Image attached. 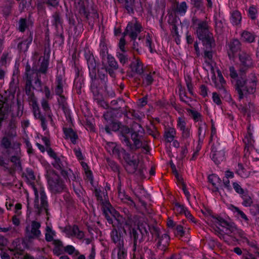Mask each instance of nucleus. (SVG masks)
Returning a JSON list of instances; mask_svg holds the SVG:
<instances>
[{
    "label": "nucleus",
    "mask_w": 259,
    "mask_h": 259,
    "mask_svg": "<svg viewBox=\"0 0 259 259\" xmlns=\"http://www.w3.org/2000/svg\"><path fill=\"white\" fill-rule=\"evenodd\" d=\"M123 8L130 14H133L135 10L141 11L143 10L142 4L140 0H123Z\"/></svg>",
    "instance_id": "12"
},
{
    "label": "nucleus",
    "mask_w": 259,
    "mask_h": 259,
    "mask_svg": "<svg viewBox=\"0 0 259 259\" xmlns=\"http://www.w3.org/2000/svg\"><path fill=\"white\" fill-rule=\"evenodd\" d=\"M120 108V107L112 108L110 111L106 112L103 115L105 120L110 123L111 130L114 132L119 131L120 127L122 125L120 122L114 121L113 120L116 112Z\"/></svg>",
    "instance_id": "11"
},
{
    "label": "nucleus",
    "mask_w": 259,
    "mask_h": 259,
    "mask_svg": "<svg viewBox=\"0 0 259 259\" xmlns=\"http://www.w3.org/2000/svg\"><path fill=\"white\" fill-rule=\"evenodd\" d=\"M144 170L146 171V169L144 166H141V167L137 170L136 175L140 177V179H143L146 178V176L144 174Z\"/></svg>",
    "instance_id": "60"
},
{
    "label": "nucleus",
    "mask_w": 259,
    "mask_h": 259,
    "mask_svg": "<svg viewBox=\"0 0 259 259\" xmlns=\"http://www.w3.org/2000/svg\"><path fill=\"white\" fill-rule=\"evenodd\" d=\"M32 111L34 116L35 118L39 119L41 122V126L44 131L47 128V125L46 123V118L40 112L39 107L37 102L31 104Z\"/></svg>",
    "instance_id": "17"
},
{
    "label": "nucleus",
    "mask_w": 259,
    "mask_h": 259,
    "mask_svg": "<svg viewBox=\"0 0 259 259\" xmlns=\"http://www.w3.org/2000/svg\"><path fill=\"white\" fill-rule=\"evenodd\" d=\"M60 1V0H46L43 3L49 7L57 8L59 5Z\"/></svg>",
    "instance_id": "55"
},
{
    "label": "nucleus",
    "mask_w": 259,
    "mask_h": 259,
    "mask_svg": "<svg viewBox=\"0 0 259 259\" xmlns=\"http://www.w3.org/2000/svg\"><path fill=\"white\" fill-rule=\"evenodd\" d=\"M147 133L149 135H151L154 139H158L160 136L159 132L155 127H154L153 129L148 127L147 128Z\"/></svg>",
    "instance_id": "59"
},
{
    "label": "nucleus",
    "mask_w": 259,
    "mask_h": 259,
    "mask_svg": "<svg viewBox=\"0 0 259 259\" xmlns=\"http://www.w3.org/2000/svg\"><path fill=\"white\" fill-rule=\"evenodd\" d=\"M147 224L146 223H139L137 227H129V236L131 241L133 243V251H135L138 247L146 237L149 236V232L147 231Z\"/></svg>",
    "instance_id": "3"
},
{
    "label": "nucleus",
    "mask_w": 259,
    "mask_h": 259,
    "mask_svg": "<svg viewBox=\"0 0 259 259\" xmlns=\"http://www.w3.org/2000/svg\"><path fill=\"white\" fill-rule=\"evenodd\" d=\"M53 25L55 26L56 29H59V26L63 27V19L61 17V15L59 11H56L52 15Z\"/></svg>",
    "instance_id": "25"
},
{
    "label": "nucleus",
    "mask_w": 259,
    "mask_h": 259,
    "mask_svg": "<svg viewBox=\"0 0 259 259\" xmlns=\"http://www.w3.org/2000/svg\"><path fill=\"white\" fill-rule=\"evenodd\" d=\"M47 52V50H45V55L41 56L39 59L40 62L39 67L37 65L34 64L31 67L30 65L27 62L25 66L24 79L25 80H31L32 81V75L34 74H36V76L39 75V74H46L48 72V66L49 64V52H48L47 56L45 55Z\"/></svg>",
    "instance_id": "2"
},
{
    "label": "nucleus",
    "mask_w": 259,
    "mask_h": 259,
    "mask_svg": "<svg viewBox=\"0 0 259 259\" xmlns=\"http://www.w3.org/2000/svg\"><path fill=\"white\" fill-rule=\"evenodd\" d=\"M107 210H108L110 213H111L115 218V220L118 222L119 219L118 218L120 217L118 212H117L115 209H114L112 207L111 208H109L107 207Z\"/></svg>",
    "instance_id": "62"
},
{
    "label": "nucleus",
    "mask_w": 259,
    "mask_h": 259,
    "mask_svg": "<svg viewBox=\"0 0 259 259\" xmlns=\"http://www.w3.org/2000/svg\"><path fill=\"white\" fill-rule=\"evenodd\" d=\"M210 157L215 164L218 165L225 159L224 148L219 143L213 144Z\"/></svg>",
    "instance_id": "10"
},
{
    "label": "nucleus",
    "mask_w": 259,
    "mask_h": 259,
    "mask_svg": "<svg viewBox=\"0 0 259 259\" xmlns=\"http://www.w3.org/2000/svg\"><path fill=\"white\" fill-rule=\"evenodd\" d=\"M213 219H214L218 221L219 225L223 228H226L227 232L226 234L230 235L232 233V232H235L236 230V225L232 222H228L224 219L223 218L219 216H212Z\"/></svg>",
    "instance_id": "13"
},
{
    "label": "nucleus",
    "mask_w": 259,
    "mask_h": 259,
    "mask_svg": "<svg viewBox=\"0 0 259 259\" xmlns=\"http://www.w3.org/2000/svg\"><path fill=\"white\" fill-rule=\"evenodd\" d=\"M107 62L108 66L113 69H117L118 68V65L115 59L111 55H107Z\"/></svg>",
    "instance_id": "38"
},
{
    "label": "nucleus",
    "mask_w": 259,
    "mask_h": 259,
    "mask_svg": "<svg viewBox=\"0 0 259 259\" xmlns=\"http://www.w3.org/2000/svg\"><path fill=\"white\" fill-rule=\"evenodd\" d=\"M187 6L186 2H183L177 6L176 11L180 14H184L187 11Z\"/></svg>",
    "instance_id": "49"
},
{
    "label": "nucleus",
    "mask_w": 259,
    "mask_h": 259,
    "mask_svg": "<svg viewBox=\"0 0 259 259\" xmlns=\"http://www.w3.org/2000/svg\"><path fill=\"white\" fill-rule=\"evenodd\" d=\"M98 76L103 85L106 89L107 87V82L108 81V77L107 71L105 70L104 68L102 67L100 70L98 71Z\"/></svg>",
    "instance_id": "30"
},
{
    "label": "nucleus",
    "mask_w": 259,
    "mask_h": 259,
    "mask_svg": "<svg viewBox=\"0 0 259 259\" xmlns=\"http://www.w3.org/2000/svg\"><path fill=\"white\" fill-rule=\"evenodd\" d=\"M124 245L116 246L118 249V259H124L126 256V249L124 248Z\"/></svg>",
    "instance_id": "40"
},
{
    "label": "nucleus",
    "mask_w": 259,
    "mask_h": 259,
    "mask_svg": "<svg viewBox=\"0 0 259 259\" xmlns=\"http://www.w3.org/2000/svg\"><path fill=\"white\" fill-rule=\"evenodd\" d=\"M208 180L213 186H215V183L220 184L222 182L221 179L215 174L210 175L208 177Z\"/></svg>",
    "instance_id": "46"
},
{
    "label": "nucleus",
    "mask_w": 259,
    "mask_h": 259,
    "mask_svg": "<svg viewBox=\"0 0 259 259\" xmlns=\"http://www.w3.org/2000/svg\"><path fill=\"white\" fill-rule=\"evenodd\" d=\"M243 142L245 146H252L254 141L252 139V135L249 134L246 135L243 140Z\"/></svg>",
    "instance_id": "58"
},
{
    "label": "nucleus",
    "mask_w": 259,
    "mask_h": 259,
    "mask_svg": "<svg viewBox=\"0 0 259 259\" xmlns=\"http://www.w3.org/2000/svg\"><path fill=\"white\" fill-rule=\"evenodd\" d=\"M174 209L177 212L179 213L180 214H185V210H187V209L185 208L183 205H181L178 202L175 204V207Z\"/></svg>",
    "instance_id": "52"
},
{
    "label": "nucleus",
    "mask_w": 259,
    "mask_h": 259,
    "mask_svg": "<svg viewBox=\"0 0 259 259\" xmlns=\"http://www.w3.org/2000/svg\"><path fill=\"white\" fill-rule=\"evenodd\" d=\"M78 12L81 15H83L87 20H89L90 12L86 10L85 7L83 2L81 3L80 6L78 9Z\"/></svg>",
    "instance_id": "48"
},
{
    "label": "nucleus",
    "mask_w": 259,
    "mask_h": 259,
    "mask_svg": "<svg viewBox=\"0 0 259 259\" xmlns=\"http://www.w3.org/2000/svg\"><path fill=\"white\" fill-rule=\"evenodd\" d=\"M40 204H39V196L38 192H35V198L34 200V211L37 215H40L45 212L49 219L50 212H49V202L47 200V196L43 189L39 191Z\"/></svg>",
    "instance_id": "6"
},
{
    "label": "nucleus",
    "mask_w": 259,
    "mask_h": 259,
    "mask_svg": "<svg viewBox=\"0 0 259 259\" xmlns=\"http://www.w3.org/2000/svg\"><path fill=\"white\" fill-rule=\"evenodd\" d=\"M72 171V170L67 167V168H63L60 170V174L66 182L70 183V176H71Z\"/></svg>",
    "instance_id": "39"
},
{
    "label": "nucleus",
    "mask_w": 259,
    "mask_h": 259,
    "mask_svg": "<svg viewBox=\"0 0 259 259\" xmlns=\"http://www.w3.org/2000/svg\"><path fill=\"white\" fill-rule=\"evenodd\" d=\"M20 158V157L18 155H14L10 157V161L13 163V165L15 168H17L20 170H22V167L21 165Z\"/></svg>",
    "instance_id": "35"
},
{
    "label": "nucleus",
    "mask_w": 259,
    "mask_h": 259,
    "mask_svg": "<svg viewBox=\"0 0 259 259\" xmlns=\"http://www.w3.org/2000/svg\"><path fill=\"white\" fill-rule=\"evenodd\" d=\"M215 46V43L214 42V44L211 45L210 48H207L206 46H203L204 47V58H207L209 60H211L212 58V49L213 48H214Z\"/></svg>",
    "instance_id": "41"
},
{
    "label": "nucleus",
    "mask_w": 259,
    "mask_h": 259,
    "mask_svg": "<svg viewBox=\"0 0 259 259\" xmlns=\"http://www.w3.org/2000/svg\"><path fill=\"white\" fill-rule=\"evenodd\" d=\"M185 80L189 93L191 95H193V87L192 83V78L190 75H187L185 77Z\"/></svg>",
    "instance_id": "44"
},
{
    "label": "nucleus",
    "mask_w": 259,
    "mask_h": 259,
    "mask_svg": "<svg viewBox=\"0 0 259 259\" xmlns=\"http://www.w3.org/2000/svg\"><path fill=\"white\" fill-rule=\"evenodd\" d=\"M132 129L127 126L121 125L119 130V136L120 140L123 144H130V138L127 135L131 133Z\"/></svg>",
    "instance_id": "19"
},
{
    "label": "nucleus",
    "mask_w": 259,
    "mask_h": 259,
    "mask_svg": "<svg viewBox=\"0 0 259 259\" xmlns=\"http://www.w3.org/2000/svg\"><path fill=\"white\" fill-rule=\"evenodd\" d=\"M113 229L110 233V236L112 242L116 245V246L124 244V235H126V231L122 224L118 222L116 226L113 224Z\"/></svg>",
    "instance_id": "8"
},
{
    "label": "nucleus",
    "mask_w": 259,
    "mask_h": 259,
    "mask_svg": "<svg viewBox=\"0 0 259 259\" xmlns=\"http://www.w3.org/2000/svg\"><path fill=\"white\" fill-rule=\"evenodd\" d=\"M63 132L66 139L69 138L73 144H76V140L78 139V136L72 128L64 127L63 128Z\"/></svg>",
    "instance_id": "26"
},
{
    "label": "nucleus",
    "mask_w": 259,
    "mask_h": 259,
    "mask_svg": "<svg viewBox=\"0 0 259 259\" xmlns=\"http://www.w3.org/2000/svg\"><path fill=\"white\" fill-rule=\"evenodd\" d=\"M242 37L247 41L251 42L254 41V36L250 32L244 31L242 34Z\"/></svg>",
    "instance_id": "56"
},
{
    "label": "nucleus",
    "mask_w": 259,
    "mask_h": 259,
    "mask_svg": "<svg viewBox=\"0 0 259 259\" xmlns=\"http://www.w3.org/2000/svg\"><path fill=\"white\" fill-rule=\"evenodd\" d=\"M176 132L174 128L172 127H168L165 128L164 134V138L165 140L167 143L171 142L174 138L176 136Z\"/></svg>",
    "instance_id": "28"
},
{
    "label": "nucleus",
    "mask_w": 259,
    "mask_h": 259,
    "mask_svg": "<svg viewBox=\"0 0 259 259\" xmlns=\"http://www.w3.org/2000/svg\"><path fill=\"white\" fill-rule=\"evenodd\" d=\"M241 18V13L238 11H235L232 13L231 22L234 25H238L240 23Z\"/></svg>",
    "instance_id": "34"
},
{
    "label": "nucleus",
    "mask_w": 259,
    "mask_h": 259,
    "mask_svg": "<svg viewBox=\"0 0 259 259\" xmlns=\"http://www.w3.org/2000/svg\"><path fill=\"white\" fill-rule=\"evenodd\" d=\"M26 233L28 239H32L34 238H37L40 234L39 230L31 228V231H29V226H28L26 228Z\"/></svg>",
    "instance_id": "32"
},
{
    "label": "nucleus",
    "mask_w": 259,
    "mask_h": 259,
    "mask_svg": "<svg viewBox=\"0 0 259 259\" xmlns=\"http://www.w3.org/2000/svg\"><path fill=\"white\" fill-rule=\"evenodd\" d=\"M10 107L9 104L0 100V130L3 122L7 121L9 114Z\"/></svg>",
    "instance_id": "16"
},
{
    "label": "nucleus",
    "mask_w": 259,
    "mask_h": 259,
    "mask_svg": "<svg viewBox=\"0 0 259 259\" xmlns=\"http://www.w3.org/2000/svg\"><path fill=\"white\" fill-rule=\"evenodd\" d=\"M63 78L61 75L56 77L57 85L55 90L56 95H61L63 93Z\"/></svg>",
    "instance_id": "31"
},
{
    "label": "nucleus",
    "mask_w": 259,
    "mask_h": 259,
    "mask_svg": "<svg viewBox=\"0 0 259 259\" xmlns=\"http://www.w3.org/2000/svg\"><path fill=\"white\" fill-rule=\"evenodd\" d=\"M139 162L136 160L130 161L126 163L125 166L126 171L130 174H133L136 172Z\"/></svg>",
    "instance_id": "29"
},
{
    "label": "nucleus",
    "mask_w": 259,
    "mask_h": 259,
    "mask_svg": "<svg viewBox=\"0 0 259 259\" xmlns=\"http://www.w3.org/2000/svg\"><path fill=\"white\" fill-rule=\"evenodd\" d=\"M153 81L154 79L151 73L147 74L143 80L142 85L144 87L150 85Z\"/></svg>",
    "instance_id": "42"
},
{
    "label": "nucleus",
    "mask_w": 259,
    "mask_h": 259,
    "mask_svg": "<svg viewBox=\"0 0 259 259\" xmlns=\"http://www.w3.org/2000/svg\"><path fill=\"white\" fill-rule=\"evenodd\" d=\"M17 116L18 117H21L23 114V105L22 104V102L20 100H17Z\"/></svg>",
    "instance_id": "61"
},
{
    "label": "nucleus",
    "mask_w": 259,
    "mask_h": 259,
    "mask_svg": "<svg viewBox=\"0 0 259 259\" xmlns=\"http://www.w3.org/2000/svg\"><path fill=\"white\" fill-rule=\"evenodd\" d=\"M174 230L175 236L177 237L181 238L185 235V231L184 230L183 227L181 225H177Z\"/></svg>",
    "instance_id": "47"
},
{
    "label": "nucleus",
    "mask_w": 259,
    "mask_h": 259,
    "mask_svg": "<svg viewBox=\"0 0 259 259\" xmlns=\"http://www.w3.org/2000/svg\"><path fill=\"white\" fill-rule=\"evenodd\" d=\"M240 42L237 39H234L228 44V55L230 59L233 58L234 55L240 49Z\"/></svg>",
    "instance_id": "18"
},
{
    "label": "nucleus",
    "mask_w": 259,
    "mask_h": 259,
    "mask_svg": "<svg viewBox=\"0 0 259 259\" xmlns=\"http://www.w3.org/2000/svg\"><path fill=\"white\" fill-rule=\"evenodd\" d=\"M241 198L243 201L242 204L246 207L250 206L252 203L251 197L248 195V191H246L245 193L241 195Z\"/></svg>",
    "instance_id": "36"
},
{
    "label": "nucleus",
    "mask_w": 259,
    "mask_h": 259,
    "mask_svg": "<svg viewBox=\"0 0 259 259\" xmlns=\"http://www.w3.org/2000/svg\"><path fill=\"white\" fill-rule=\"evenodd\" d=\"M126 26L127 31H129L130 37L131 39H137L138 34L143 30L141 24L137 21L135 23L130 22Z\"/></svg>",
    "instance_id": "14"
},
{
    "label": "nucleus",
    "mask_w": 259,
    "mask_h": 259,
    "mask_svg": "<svg viewBox=\"0 0 259 259\" xmlns=\"http://www.w3.org/2000/svg\"><path fill=\"white\" fill-rule=\"evenodd\" d=\"M28 37L25 40L19 42L17 46L18 49L21 52H25L28 48L29 45L30 44L33 39V32L30 30L27 32Z\"/></svg>",
    "instance_id": "21"
},
{
    "label": "nucleus",
    "mask_w": 259,
    "mask_h": 259,
    "mask_svg": "<svg viewBox=\"0 0 259 259\" xmlns=\"http://www.w3.org/2000/svg\"><path fill=\"white\" fill-rule=\"evenodd\" d=\"M91 79V90L93 94L95 100L97 101L98 103H100L103 101V97L100 93L101 89L99 79L97 77V72L89 74Z\"/></svg>",
    "instance_id": "9"
},
{
    "label": "nucleus",
    "mask_w": 259,
    "mask_h": 259,
    "mask_svg": "<svg viewBox=\"0 0 259 259\" xmlns=\"http://www.w3.org/2000/svg\"><path fill=\"white\" fill-rule=\"evenodd\" d=\"M131 139L134 142V144H132L130 141V144H125L128 147L130 150L136 151L139 149L142 146V142L139 139L140 135L138 132L134 131L132 128L131 131Z\"/></svg>",
    "instance_id": "15"
},
{
    "label": "nucleus",
    "mask_w": 259,
    "mask_h": 259,
    "mask_svg": "<svg viewBox=\"0 0 259 259\" xmlns=\"http://www.w3.org/2000/svg\"><path fill=\"white\" fill-rule=\"evenodd\" d=\"M240 61L239 75H245L247 71L254 66V63L249 54L241 52L239 54Z\"/></svg>",
    "instance_id": "7"
},
{
    "label": "nucleus",
    "mask_w": 259,
    "mask_h": 259,
    "mask_svg": "<svg viewBox=\"0 0 259 259\" xmlns=\"http://www.w3.org/2000/svg\"><path fill=\"white\" fill-rule=\"evenodd\" d=\"M56 31L55 34V42L58 44L59 46H62L65 41V36L64 34L63 27L59 30V29H56Z\"/></svg>",
    "instance_id": "27"
},
{
    "label": "nucleus",
    "mask_w": 259,
    "mask_h": 259,
    "mask_svg": "<svg viewBox=\"0 0 259 259\" xmlns=\"http://www.w3.org/2000/svg\"><path fill=\"white\" fill-rule=\"evenodd\" d=\"M52 164L55 168L59 170L63 168H67L68 163L63 156L62 158L57 157Z\"/></svg>",
    "instance_id": "24"
},
{
    "label": "nucleus",
    "mask_w": 259,
    "mask_h": 259,
    "mask_svg": "<svg viewBox=\"0 0 259 259\" xmlns=\"http://www.w3.org/2000/svg\"><path fill=\"white\" fill-rule=\"evenodd\" d=\"M18 30L20 32H24L27 28L28 25L27 24V20L25 18H20L19 22Z\"/></svg>",
    "instance_id": "43"
},
{
    "label": "nucleus",
    "mask_w": 259,
    "mask_h": 259,
    "mask_svg": "<svg viewBox=\"0 0 259 259\" xmlns=\"http://www.w3.org/2000/svg\"><path fill=\"white\" fill-rule=\"evenodd\" d=\"M170 237L167 234H163L160 238L158 242H161L162 244H164L165 246H168L169 244Z\"/></svg>",
    "instance_id": "54"
},
{
    "label": "nucleus",
    "mask_w": 259,
    "mask_h": 259,
    "mask_svg": "<svg viewBox=\"0 0 259 259\" xmlns=\"http://www.w3.org/2000/svg\"><path fill=\"white\" fill-rule=\"evenodd\" d=\"M221 96L216 92L212 93V100L214 103L218 105L222 104V101L220 98Z\"/></svg>",
    "instance_id": "63"
},
{
    "label": "nucleus",
    "mask_w": 259,
    "mask_h": 259,
    "mask_svg": "<svg viewBox=\"0 0 259 259\" xmlns=\"http://www.w3.org/2000/svg\"><path fill=\"white\" fill-rule=\"evenodd\" d=\"M85 57L87 61L89 69V74H92L93 72L96 73L97 65L93 55L89 52L85 54Z\"/></svg>",
    "instance_id": "22"
},
{
    "label": "nucleus",
    "mask_w": 259,
    "mask_h": 259,
    "mask_svg": "<svg viewBox=\"0 0 259 259\" xmlns=\"http://www.w3.org/2000/svg\"><path fill=\"white\" fill-rule=\"evenodd\" d=\"M186 110L195 121L199 120L201 117V114L198 112L190 109H187Z\"/></svg>",
    "instance_id": "50"
},
{
    "label": "nucleus",
    "mask_w": 259,
    "mask_h": 259,
    "mask_svg": "<svg viewBox=\"0 0 259 259\" xmlns=\"http://www.w3.org/2000/svg\"><path fill=\"white\" fill-rule=\"evenodd\" d=\"M117 56L121 63L124 64L127 62V57L123 53H118Z\"/></svg>",
    "instance_id": "64"
},
{
    "label": "nucleus",
    "mask_w": 259,
    "mask_h": 259,
    "mask_svg": "<svg viewBox=\"0 0 259 259\" xmlns=\"http://www.w3.org/2000/svg\"><path fill=\"white\" fill-rule=\"evenodd\" d=\"M122 151H125L123 148L115 146L112 150L113 154L116 155L118 158H120L121 156L123 154Z\"/></svg>",
    "instance_id": "57"
},
{
    "label": "nucleus",
    "mask_w": 259,
    "mask_h": 259,
    "mask_svg": "<svg viewBox=\"0 0 259 259\" xmlns=\"http://www.w3.org/2000/svg\"><path fill=\"white\" fill-rule=\"evenodd\" d=\"M130 66L133 72L140 75L143 74V64L139 59H137L135 62H132Z\"/></svg>",
    "instance_id": "23"
},
{
    "label": "nucleus",
    "mask_w": 259,
    "mask_h": 259,
    "mask_svg": "<svg viewBox=\"0 0 259 259\" xmlns=\"http://www.w3.org/2000/svg\"><path fill=\"white\" fill-rule=\"evenodd\" d=\"M219 93L221 97L223 99H225L227 101H230L232 100L230 94L228 92L226 88L222 89Z\"/></svg>",
    "instance_id": "53"
},
{
    "label": "nucleus",
    "mask_w": 259,
    "mask_h": 259,
    "mask_svg": "<svg viewBox=\"0 0 259 259\" xmlns=\"http://www.w3.org/2000/svg\"><path fill=\"white\" fill-rule=\"evenodd\" d=\"M250 75L252 76L250 78L246 79L243 77L244 75H239V77L236 80L235 88L238 94L239 100L247 98L248 96L255 92L257 78L254 74L252 73Z\"/></svg>",
    "instance_id": "1"
},
{
    "label": "nucleus",
    "mask_w": 259,
    "mask_h": 259,
    "mask_svg": "<svg viewBox=\"0 0 259 259\" xmlns=\"http://www.w3.org/2000/svg\"><path fill=\"white\" fill-rule=\"evenodd\" d=\"M25 93L26 94L29 96L28 101L30 104H33L34 102H37L36 98L34 96V93L32 90L34 89V87L32 86V80H25Z\"/></svg>",
    "instance_id": "20"
},
{
    "label": "nucleus",
    "mask_w": 259,
    "mask_h": 259,
    "mask_svg": "<svg viewBox=\"0 0 259 259\" xmlns=\"http://www.w3.org/2000/svg\"><path fill=\"white\" fill-rule=\"evenodd\" d=\"M196 32L197 36L201 41L203 46L210 48L211 45L214 44L213 34L209 30V26L207 21H199Z\"/></svg>",
    "instance_id": "5"
},
{
    "label": "nucleus",
    "mask_w": 259,
    "mask_h": 259,
    "mask_svg": "<svg viewBox=\"0 0 259 259\" xmlns=\"http://www.w3.org/2000/svg\"><path fill=\"white\" fill-rule=\"evenodd\" d=\"M233 235L229 236H231L234 239H236V237L239 236L240 238H242L244 239V238L245 237L244 232L240 229H238L236 227V230L235 232H232V233Z\"/></svg>",
    "instance_id": "51"
},
{
    "label": "nucleus",
    "mask_w": 259,
    "mask_h": 259,
    "mask_svg": "<svg viewBox=\"0 0 259 259\" xmlns=\"http://www.w3.org/2000/svg\"><path fill=\"white\" fill-rule=\"evenodd\" d=\"M41 105L44 110L48 114V117L51 121H53L52 115L49 103L46 99H42L41 101Z\"/></svg>",
    "instance_id": "33"
},
{
    "label": "nucleus",
    "mask_w": 259,
    "mask_h": 259,
    "mask_svg": "<svg viewBox=\"0 0 259 259\" xmlns=\"http://www.w3.org/2000/svg\"><path fill=\"white\" fill-rule=\"evenodd\" d=\"M49 189L53 194H59L67 190L64 181L54 169L48 170L46 175Z\"/></svg>",
    "instance_id": "4"
},
{
    "label": "nucleus",
    "mask_w": 259,
    "mask_h": 259,
    "mask_svg": "<svg viewBox=\"0 0 259 259\" xmlns=\"http://www.w3.org/2000/svg\"><path fill=\"white\" fill-rule=\"evenodd\" d=\"M1 145L5 149H9L12 146L11 141L7 137H4L1 140Z\"/></svg>",
    "instance_id": "45"
},
{
    "label": "nucleus",
    "mask_w": 259,
    "mask_h": 259,
    "mask_svg": "<svg viewBox=\"0 0 259 259\" xmlns=\"http://www.w3.org/2000/svg\"><path fill=\"white\" fill-rule=\"evenodd\" d=\"M148 228L147 231L151 233L152 236V237H155L156 238H159L160 236V230L157 227H156L154 226H149L147 224Z\"/></svg>",
    "instance_id": "37"
}]
</instances>
